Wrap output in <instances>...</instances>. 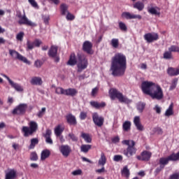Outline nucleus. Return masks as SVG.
<instances>
[{"label":"nucleus","mask_w":179,"mask_h":179,"mask_svg":"<svg viewBox=\"0 0 179 179\" xmlns=\"http://www.w3.org/2000/svg\"><path fill=\"white\" fill-rule=\"evenodd\" d=\"M110 71L113 76H124L127 71V56L122 52H117L111 58Z\"/></svg>","instance_id":"f257e3e1"},{"label":"nucleus","mask_w":179,"mask_h":179,"mask_svg":"<svg viewBox=\"0 0 179 179\" xmlns=\"http://www.w3.org/2000/svg\"><path fill=\"white\" fill-rule=\"evenodd\" d=\"M77 64L78 72H82L87 68L89 65V61L86 55L83 53H78L77 59L75 53H71L69 59L67 62V65L73 66Z\"/></svg>","instance_id":"f03ea898"},{"label":"nucleus","mask_w":179,"mask_h":179,"mask_svg":"<svg viewBox=\"0 0 179 179\" xmlns=\"http://www.w3.org/2000/svg\"><path fill=\"white\" fill-rule=\"evenodd\" d=\"M122 145H127L128 146L127 149L123 150V155L126 157H132L134 155H136V148H135L136 143L134 140H124L122 141Z\"/></svg>","instance_id":"7ed1b4c3"},{"label":"nucleus","mask_w":179,"mask_h":179,"mask_svg":"<svg viewBox=\"0 0 179 179\" xmlns=\"http://www.w3.org/2000/svg\"><path fill=\"white\" fill-rule=\"evenodd\" d=\"M38 129V124L34 121H31L29 123V127L23 126L22 129V132L25 138H29V136H33Z\"/></svg>","instance_id":"20e7f679"},{"label":"nucleus","mask_w":179,"mask_h":179,"mask_svg":"<svg viewBox=\"0 0 179 179\" xmlns=\"http://www.w3.org/2000/svg\"><path fill=\"white\" fill-rule=\"evenodd\" d=\"M109 94L111 100H115V99H117L120 103H128V101H129L128 98L124 96L122 93L115 88H111L109 90Z\"/></svg>","instance_id":"39448f33"},{"label":"nucleus","mask_w":179,"mask_h":179,"mask_svg":"<svg viewBox=\"0 0 179 179\" xmlns=\"http://www.w3.org/2000/svg\"><path fill=\"white\" fill-rule=\"evenodd\" d=\"M155 83L149 82V81H143L141 83V90L144 94H147L148 96H150V94L153 90H155V87H156Z\"/></svg>","instance_id":"423d86ee"},{"label":"nucleus","mask_w":179,"mask_h":179,"mask_svg":"<svg viewBox=\"0 0 179 179\" xmlns=\"http://www.w3.org/2000/svg\"><path fill=\"white\" fill-rule=\"evenodd\" d=\"M150 96L153 100H162L164 97V94L162 87L159 85H155V90L150 93Z\"/></svg>","instance_id":"0eeeda50"},{"label":"nucleus","mask_w":179,"mask_h":179,"mask_svg":"<svg viewBox=\"0 0 179 179\" xmlns=\"http://www.w3.org/2000/svg\"><path fill=\"white\" fill-rule=\"evenodd\" d=\"M8 52L13 59H18L24 64H27V65H30V61H29L27 58L24 57L23 55H20V53H19L17 51L10 49Z\"/></svg>","instance_id":"6e6552de"},{"label":"nucleus","mask_w":179,"mask_h":179,"mask_svg":"<svg viewBox=\"0 0 179 179\" xmlns=\"http://www.w3.org/2000/svg\"><path fill=\"white\" fill-rule=\"evenodd\" d=\"M48 55L50 58H53L55 62H59V55H58V46L52 45L48 50Z\"/></svg>","instance_id":"1a4fd4ad"},{"label":"nucleus","mask_w":179,"mask_h":179,"mask_svg":"<svg viewBox=\"0 0 179 179\" xmlns=\"http://www.w3.org/2000/svg\"><path fill=\"white\" fill-rule=\"evenodd\" d=\"M27 110V105L26 103H20L16 106L12 111L13 115H24Z\"/></svg>","instance_id":"9d476101"},{"label":"nucleus","mask_w":179,"mask_h":179,"mask_svg":"<svg viewBox=\"0 0 179 179\" xmlns=\"http://www.w3.org/2000/svg\"><path fill=\"white\" fill-rule=\"evenodd\" d=\"M92 120L94 124L99 128H101L104 125V117L100 116L97 113H92Z\"/></svg>","instance_id":"9b49d317"},{"label":"nucleus","mask_w":179,"mask_h":179,"mask_svg":"<svg viewBox=\"0 0 179 179\" xmlns=\"http://www.w3.org/2000/svg\"><path fill=\"white\" fill-rule=\"evenodd\" d=\"M83 51L87 54L92 55L93 54V43L89 41H85L83 43Z\"/></svg>","instance_id":"f8f14e48"},{"label":"nucleus","mask_w":179,"mask_h":179,"mask_svg":"<svg viewBox=\"0 0 179 179\" xmlns=\"http://www.w3.org/2000/svg\"><path fill=\"white\" fill-rule=\"evenodd\" d=\"M60 153H62L64 157H68L72 152V148L69 145H62L59 148Z\"/></svg>","instance_id":"ddd939ff"},{"label":"nucleus","mask_w":179,"mask_h":179,"mask_svg":"<svg viewBox=\"0 0 179 179\" xmlns=\"http://www.w3.org/2000/svg\"><path fill=\"white\" fill-rule=\"evenodd\" d=\"M122 17L123 19H127V20H131L132 19H138V20H141L142 15L131 13L129 12H123L122 13Z\"/></svg>","instance_id":"4468645a"},{"label":"nucleus","mask_w":179,"mask_h":179,"mask_svg":"<svg viewBox=\"0 0 179 179\" xmlns=\"http://www.w3.org/2000/svg\"><path fill=\"white\" fill-rule=\"evenodd\" d=\"M151 157L152 152L148 150H144L141 152V155L136 157V159H138V160H141V162H149Z\"/></svg>","instance_id":"2eb2a0df"},{"label":"nucleus","mask_w":179,"mask_h":179,"mask_svg":"<svg viewBox=\"0 0 179 179\" xmlns=\"http://www.w3.org/2000/svg\"><path fill=\"white\" fill-rule=\"evenodd\" d=\"M19 24H25L26 26H29L30 27H36L37 26V24L30 21L27 17H26V15H24L22 17V19L18 20Z\"/></svg>","instance_id":"dca6fc26"},{"label":"nucleus","mask_w":179,"mask_h":179,"mask_svg":"<svg viewBox=\"0 0 179 179\" xmlns=\"http://www.w3.org/2000/svg\"><path fill=\"white\" fill-rule=\"evenodd\" d=\"M144 40H146L147 43H153V41H157L159 40V34L154 33H148L144 35Z\"/></svg>","instance_id":"f3484780"},{"label":"nucleus","mask_w":179,"mask_h":179,"mask_svg":"<svg viewBox=\"0 0 179 179\" xmlns=\"http://www.w3.org/2000/svg\"><path fill=\"white\" fill-rule=\"evenodd\" d=\"M2 76H3V78H5L6 79H7V80L8 81L9 84L10 85L11 87H13V89H15L17 92H23V87H22L20 86V85L15 83V82H13L12 80H10V78H9L8 77V76L5 75V74H2Z\"/></svg>","instance_id":"a211bd4d"},{"label":"nucleus","mask_w":179,"mask_h":179,"mask_svg":"<svg viewBox=\"0 0 179 179\" xmlns=\"http://www.w3.org/2000/svg\"><path fill=\"white\" fill-rule=\"evenodd\" d=\"M137 131H139L140 132H142V131L145 130V127L141 122V117L139 116H135L133 121Z\"/></svg>","instance_id":"6ab92c4d"},{"label":"nucleus","mask_w":179,"mask_h":179,"mask_svg":"<svg viewBox=\"0 0 179 179\" xmlns=\"http://www.w3.org/2000/svg\"><path fill=\"white\" fill-rule=\"evenodd\" d=\"M66 120L67 121V123L69 125H73V127H76V125H78V121L76 120V117L75 115H72V113H69L66 116Z\"/></svg>","instance_id":"aec40b11"},{"label":"nucleus","mask_w":179,"mask_h":179,"mask_svg":"<svg viewBox=\"0 0 179 179\" xmlns=\"http://www.w3.org/2000/svg\"><path fill=\"white\" fill-rule=\"evenodd\" d=\"M17 177V171L15 169H10L6 172L5 179H15Z\"/></svg>","instance_id":"412c9836"},{"label":"nucleus","mask_w":179,"mask_h":179,"mask_svg":"<svg viewBox=\"0 0 179 179\" xmlns=\"http://www.w3.org/2000/svg\"><path fill=\"white\" fill-rule=\"evenodd\" d=\"M90 104L91 106L93 107V108H96V110H99L100 108H104L107 104H106V102H101L99 103L96 101H91L90 102Z\"/></svg>","instance_id":"4be33fe9"},{"label":"nucleus","mask_w":179,"mask_h":179,"mask_svg":"<svg viewBox=\"0 0 179 179\" xmlns=\"http://www.w3.org/2000/svg\"><path fill=\"white\" fill-rule=\"evenodd\" d=\"M169 76H178L179 75V66L178 68L169 67L166 70Z\"/></svg>","instance_id":"5701e85b"},{"label":"nucleus","mask_w":179,"mask_h":179,"mask_svg":"<svg viewBox=\"0 0 179 179\" xmlns=\"http://www.w3.org/2000/svg\"><path fill=\"white\" fill-rule=\"evenodd\" d=\"M148 12L150 15H155V16H160V8L158 6L155 7H148Z\"/></svg>","instance_id":"b1692460"},{"label":"nucleus","mask_w":179,"mask_h":179,"mask_svg":"<svg viewBox=\"0 0 179 179\" xmlns=\"http://www.w3.org/2000/svg\"><path fill=\"white\" fill-rule=\"evenodd\" d=\"M52 134V131H51V129H46L45 134L43 135L44 138H45L46 143H48L49 145H52V139L51 138V134Z\"/></svg>","instance_id":"393cba45"},{"label":"nucleus","mask_w":179,"mask_h":179,"mask_svg":"<svg viewBox=\"0 0 179 179\" xmlns=\"http://www.w3.org/2000/svg\"><path fill=\"white\" fill-rule=\"evenodd\" d=\"M78 94V90L75 88H69L65 90L64 96H71V97H75Z\"/></svg>","instance_id":"a878e982"},{"label":"nucleus","mask_w":179,"mask_h":179,"mask_svg":"<svg viewBox=\"0 0 179 179\" xmlns=\"http://www.w3.org/2000/svg\"><path fill=\"white\" fill-rule=\"evenodd\" d=\"M164 115L165 117H171V115H174V103H171L169 105L164 113Z\"/></svg>","instance_id":"bb28decb"},{"label":"nucleus","mask_w":179,"mask_h":179,"mask_svg":"<svg viewBox=\"0 0 179 179\" xmlns=\"http://www.w3.org/2000/svg\"><path fill=\"white\" fill-rule=\"evenodd\" d=\"M133 8L137 9L139 12H142L145 9V3L142 1H137L133 4Z\"/></svg>","instance_id":"cd10ccee"},{"label":"nucleus","mask_w":179,"mask_h":179,"mask_svg":"<svg viewBox=\"0 0 179 179\" xmlns=\"http://www.w3.org/2000/svg\"><path fill=\"white\" fill-rule=\"evenodd\" d=\"M31 84L34 85L41 86L43 85V80L40 77H34L31 80Z\"/></svg>","instance_id":"c85d7f7f"},{"label":"nucleus","mask_w":179,"mask_h":179,"mask_svg":"<svg viewBox=\"0 0 179 179\" xmlns=\"http://www.w3.org/2000/svg\"><path fill=\"white\" fill-rule=\"evenodd\" d=\"M51 155V151L50 150H43L41 154V160L44 161L45 159H48Z\"/></svg>","instance_id":"c756f323"},{"label":"nucleus","mask_w":179,"mask_h":179,"mask_svg":"<svg viewBox=\"0 0 179 179\" xmlns=\"http://www.w3.org/2000/svg\"><path fill=\"white\" fill-rule=\"evenodd\" d=\"M64 129L65 128L62 127L61 124H58L55 128V134L56 135V136H59L62 134V132H64Z\"/></svg>","instance_id":"7c9ffc66"},{"label":"nucleus","mask_w":179,"mask_h":179,"mask_svg":"<svg viewBox=\"0 0 179 179\" xmlns=\"http://www.w3.org/2000/svg\"><path fill=\"white\" fill-rule=\"evenodd\" d=\"M131 123L129 121H125L122 124V129L124 132H129L131 131Z\"/></svg>","instance_id":"2f4dec72"},{"label":"nucleus","mask_w":179,"mask_h":179,"mask_svg":"<svg viewBox=\"0 0 179 179\" xmlns=\"http://www.w3.org/2000/svg\"><path fill=\"white\" fill-rule=\"evenodd\" d=\"M106 163H107V158L106 157V155H104V152H102L101 154V157L99 160L98 164L99 166H104V165L106 164Z\"/></svg>","instance_id":"473e14b6"},{"label":"nucleus","mask_w":179,"mask_h":179,"mask_svg":"<svg viewBox=\"0 0 179 179\" xmlns=\"http://www.w3.org/2000/svg\"><path fill=\"white\" fill-rule=\"evenodd\" d=\"M60 12H61V15H62V16H65V15H66V13H68V5L65 4V3H62L60 5Z\"/></svg>","instance_id":"72a5a7b5"},{"label":"nucleus","mask_w":179,"mask_h":179,"mask_svg":"<svg viewBox=\"0 0 179 179\" xmlns=\"http://www.w3.org/2000/svg\"><path fill=\"white\" fill-rule=\"evenodd\" d=\"M81 137L87 143H92V137L90 136V134L87 133H82Z\"/></svg>","instance_id":"f704fd0d"},{"label":"nucleus","mask_w":179,"mask_h":179,"mask_svg":"<svg viewBox=\"0 0 179 179\" xmlns=\"http://www.w3.org/2000/svg\"><path fill=\"white\" fill-rule=\"evenodd\" d=\"M36 145H38V138H34L31 139V143L29 146V149H34Z\"/></svg>","instance_id":"c9c22d12"},{"label":"nucleus","mask_w":179,"mask_h":179,"mask_svg":"<svg viewBox=\"0 0 179 179\" xmlns=\"http://www.w3.org/2000/svg\"><path fill=\"white\" fill-rule=\"evenodd\" d=\"M90 149H92V145L84 144L80 147L81 152H83V153H87Z\"/></svg>","instance_id":"e433bc0d"},{"label":"nucleus","mask_w":179,"mask_h":179,"mask_svg":"<svg viewBox=\"0 0 179 179\" xmlns=\"http://www.w3.org/2000/svg\"><path fill=\"white\" fill-rule=\"evenodd\" d=\"M145 106L146 103L142 102H138L136 105L137 110L139 113H143V110H145Z\"/></svg>","instance_id":"4c0bfd02"},{"label":"nucleus","mask_w":179,"mask_h":179,"mask_svg":"<svg viewBox=\"0 0 179 179\" xmlns=\"http://www.w3.org/2000/svg\"><path fill=\"white\" fill-rule=\"evenodd\" d=\"M122 175L126 177V178H129L130 173L127 166H125L122 170Z\"/></svg>","instance_id":"58836bf2"},{"label":"nucleus","mask_w":179,"mask_h":179,"mask_svg":"<svg viewBox=\"0 0 179 179\" xmlns=\"http://www.w3.org/2000/svg\"><path fill=\"white\" fill-rule=\"evenodd\" d=\"M110 45H112L113 48H118L120 46V41L118 38H113L110 41Z\"/></svg>","instance_id":"ea45409f"},{"label":"nucleus","mask_w":179,"mask_h":179,"mask_svg":"<svg viewBox=\"0 0 179 179\" xmlns=\"http://www.w3.org/2000/svg\"><path fill=\"white\" fill-rule=\"evenodd\" d=\"M119 28L122 31H128V27H127V24L122 22H119Z\"/></svg>","instance_id":"a19ab883"},{"label":"nucleus","mask_w":179,"mask_h":179,"mask_svg":"<svg viewBox=\"0 0 179 179\" xmlns=\"http://www.w3.org/2000/svg\"><path fill=\"white\" fill-rule=\"evenodd\" d=\"M178 83V79L174 78L172 80L171 85L169 87V90H174V89H176V87H177V83Z\"/></svg>","instance_id":"79ce46f5"},{"label":"nucleus","mask_w":179,"mask_h":179,"mask_svg":"<svg viewBox=\"0 0 179 179\" xmlns=\"http://www.w3.org/2000/svg\"><path fill=\"white\" fill-rule=\"evenodd\" d=\"M173 58V54L170 50L166 51L164 53V59H171Z\"/></svg>","instance_id":"37998d69"},{"label":"nucleus","mask_w":179,"mask_h":179,"mask_svg":"<svg viewBox=\"0 0 179 179\" xmlns=\"http://www.w3.org/2000/svg\"><path fill=\"white\" fill-rule=\"evenodd\" d=\"M169 51L171 52H179V47L172 45L170 48H169Z\"/></svg>","instance_id":"c03bdc74"},{"label":"nucleus","mask_w":179,"mask_h":179,"mask_svg":"<svg viewBox=\"0 0 179 179\" xmlns=\"http://www.w3.org/2000/svg\"><path fill=\"white\" fill-rule=\"evenodd\" d=\"M30 159L32 162H37V160H38V156L37 155V153H36L35 152H31Z\"/></svg>","instance_id":"a18cd8bd"},{"label":"nucleus","mask_w":179,"mask_h":179,"mask_svg":"<svg viewBox=\"0 0 179 179\" xmlns=\"http://www.w3.org/2000/svg\"><path fill=\"white\" fill-rule=\"evenodd\" d=\"M44 62H43V61L40 60V59H37L34 62V67L35 68H41V66H43Z\"/></svg>","instance_id":"49530a36"},{"label":"nucleus","mask_w":179,"mask_h":179,"mask_svg":"<svg viewBox=\"0 0 179 179\" xmlns=\"http://www.w3.org/2000/svg\"><path fill=\"white\" fill-rule=\"evenodd\" d=\"M65 90L64 88L62 87H57L55 90V93H57V94H64L65 95Z\"/></svg>","instance_id":"de8ad7c7"},{"label":"nucleus","mask_w":179,"mask_h":179,"mask_svg":"<svg viewBox=\"0 0 179 179\" xmlns=\"http://www.w3.org/2000/svg\"><path fill=\"white\" fill-rule=\"evenodd\" d=\"M153 131L154 132H155V134H157L158 135H163V129L159 127H155L153 129Z\"/></svg>","instance_id":"09e8293b"},{"label":"nucleus","mask_w":179,"mask_h":179,"mask_svg":"<svg viewBox=\"0 0 179 179\" xmlns=\"http://www.w3.org/2000/svg\"><path fill=\"white\" fill-rule=\"evenodd\" d=\"M68 136L73 142H78V137L73 133H69Z\"/></svg>","instance_id":"8fccbe9b"},{"label":"nucleus","mask_w":179,"mask_h":179,"mask_svg":"<svg viewBox=\"0 0 179 179\" xmlns=\"http://www.w3.org/2000/svg\"><path fill=\"white\" fill-rule=\"evenodd\" d=\"M23 37H24V32L23 31H20L16 36V38L18 41H23Z\"/></svg>","instance_id":"3c124183"},{"label":"nucleus","mask_w":179,"mask_h":179,"mask_svg":"<svg viewBox=\"0 0 179 179\" xmlns=\"http://www.w3.org/2000/svg\"><path fill=\"white\" fill-rule=\"evenodd\" d=\"M87 118V112H80V119L83 121Z\"/></svg>","instance_id":"603ef678"},{"label":"nucleus","mask_w":179,"mask_h":179,"mask_svg":"<svg viewBox=\"0 0 179 179\" xmlns=\"http://www.w3.org/2000/svg\"><path fill=\"white\" fill-rule=\"evenodd\" d=\"M164 168V166L162 165V166H159V167H157L155 171H154V174L156 176H157L159 175V173L162 171V170H163Z\"/></svg>","instance_id":"864d4df0"},{"label":"nucleus","mask_w":179,"mask_h":179,"mask_svg":"<svg viewBox=\"0 0 179 179\" xmlns=\"http://www.w3.org/2000/svg\"><path fill=\"white\" fill-rule=\"evenodd\" d=\"M97 93H99V87H96L92 89L91 96H92V97H96V96H97Z\"/></svg>","instance_id":"5fc2aeb1"},{"label":"nucleus","mask_w":179,"mask_h":179,"mask_svg":"<svg viewBox=\"0 0 179 179\" xmlns=\"http://www.w3.org/2000/svg\"><path fill=\"white\" fill-rule=\"evenodd\" d=\"M122 155H116L113 157L114 162H122Z\"/></svg>","instance_id":"6e6d98bb"},{"label":"nucleus","mask_w":179,"mask_h":179,"mask_svg":"<svg viewBox=\"0 0 179 179\" xmlns=\"http://www.w3.org/2000/svg\"><path fill=\"white\" fill-rule=\"evenodd\" d=\"M66 20H75V16L73 14L68 12L66 16Z\"/></svg>","instance_id":"4d7b16f0"},{"label":"nucleus","mask_w":179,"mask_h":179,"mask_svg":"<svg viewBox=\"0 0 179 179\" xmlns=\"http://www.w3.org/2000/svg\"><path fill=\"white\" fill-rule=\"evenodd\" d=\"M45 108H42L41 110H40L38 113H37V116L38 117V118H41L43 117V115H44V114L45 113Z\"/></svg>","instance_id":"13d9d810"},{"label":"nucleus","mask_w":179,"mask_h":179,"mask_svg":"<svg viewBox=\"0 0 179 179\" xmlns=\"http://www.w3.org/2000/svg\"><path fill=\"white\" fill-rule=\"evenodd\" d=\"M27 50H33V48H34V42L31 43V42H30V41H27Z\"/></svg>","instance_id":"bf43d9fd"},{"label":"nucleus","mask_w":179,"mask_h":179,"mask_svg":"<svg viewBox=\"0 0 179 179\" xmlns=\"http://www.w3.org/2000/svg\"><path fill=\"white\" fill-rule=\"evenodd\" d=\"M33 43L34 47H40V45H41V44L43 43V42H41V41L38 39H36Z\"/></svg>","instance_id":"052dcab7"},{"label":"nucleus","mask_w":179,"mask_h":179,"mask_svg":"<svg viewBox=\"0 0 179 179\" xmlns=\"http://www.w3.org/2000/svg\"><path fill=\"white\" fill-rule=\"evenodd\" d=\"M154 110H155V111H156L157 114H161V113H162V108H160V106H159V105H156L154 107Z\"/></svg>","instance_id":"680f3d73"},{"label":"nucleus","mask_w":179,"mask_h":179,"mask_svg":"<svg viewBox=\"0 0 179 179\" xmlns=\"http://www.w3.org/2000/svg\"><path fill=\"white\" fill-rule=\"evenodd\" d=\"M71 174L73 176H80L82 174V170L80 169H78V170H76V171H73Z\"/></svg>","instance_id":"e2e57ef3"},{"label":"nucleus","mask_w":179,"mask_h":179,"mask_svg":"<svg viewBox=\"0 0 179 179\" xmlns=\"http://www.w3.org/2000/svg\"><path fill=\"white\" fill-rule=\"evenodd\" d=\"M169 179H179V174L178 173H173L169 176Z\"/></svg>","instance_id":"0e129e2a"},{"label":"nucleus","mask_w":179,"mask_h":179,"mask_svg":"<svg viewBox=\"0 0 179 179\" xmlns=\"http://www.w3.org/2000/svg\"><path fill=\"white\" fill-rule=\"evenodd\" d=\"M113 143H120V136H116L115 137H113L112 139H111Z\"/></svg>","instance_id":"69168bd1"},{"label":"nucleus","mask_w":179,"mask_h":179,"mask_svg":"<svg viewBox=\"0 0 179 179\" xmlns=\"http://www.w3.org/2000/svg\"><path fill=\"white\" fill-rule=\"evenodd\" d=\"M29 3L33 6V8H37L38 5L37 4V2H36V0H28Z\"/></svg>","instance_id":"338daca9"},{"label":"nucleus","mask_w":179,"mask_h":179,"mask_svg":"<svg viewBox=\"0 0 179 179\" xmlns=\"http://www.w3.org/2000/svg\"><path fill=\"white\" fill-rule=\"evenodd\" d=\"M43 20L45 24H48V22H50V16H43Z\"/></svg>","instance_id":"774afa93"}]
</instances>
